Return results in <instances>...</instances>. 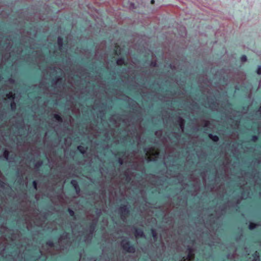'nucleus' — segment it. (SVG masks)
<instances>
[{
  "mask_svg": "<svg viewBox=\"0 0 261 261\" xmlns=\"http://www.w3.org/2000/svg\"><path fill=\"white\" fill-rule=\"evenodd\" d=\"M121 246L123 250L126 252L134 253L136 251L135 245L128 240H123L121 243Z\"/></svg>",
  "mask_w": 261,
  "mask_h": 261,
  "instance_id": "nucleus-1",
  "label": "nucleus"
},
{
  "mask_svg": "<svg viewBox=\"0 0 261 261\" xmlns=\"http://www.w3.org/2000/svg\"><path fill=\"white\" fill-rule=\"evenodd\" d=\"M119 212L122 220L125 219L126 217L129 214V210L126 205H121L119 208Z\"/></svg>",
  "mask_w": 261,
  "mask_h": 261,
  "instance_id": "nucleus-2",
  "label": "nucleus"
},
{
  "mask_svg": "<svg viewBox=\"0 0 261 261\" xmlns=\"http://www.w3.org/2000/svg\"><path fill=\"white\" fill-rule=\"evenodd\" d=\"M188 254L187 256L182 257L181 261H190L194 258V254L193 253V250L191 247H189L187 249Z\"/></svg>",
  "mask_w": 261,
  "mask_h": 261,
  "instance_id": "nucleus-3",
  "label": "nucleus"
},
{
  "mask_svg": "<svg viewBox=\"0 0 261 261\" xmlns=\"http://www.w3.org/2000/svg\"><path fill=\"white\" fill-rule=\"evenodd\" d=\"M135 236L137 238H143L144 237V233L141 228H135Z\"/></svg>",
  "mask_w": 261,
  "mask_h": 261,
  "instance_id": "nucleus-4",
  "label": "nucleus"
},
{
  "mask_svg": "<svg viewBox=\"0 0 261 261\" xmlns=\"http://www.w3.org/2000/svg\"><path fill=\"white\" fill-rule=\"evenodd\" d=\"M70 184L74 188L76 193L79 194L81 190L77 181L75 179H73L70 181Z\"/></svg>",
  "mask_w": 261,
  "mask_h": 261,
  "instance_id": "nucleus-5",
  "label": "nucleus"
},
{
  "mask_svg": "<svg viewBox=\"0 0 261 261\" xmlns=\"http://www.w3.org/2000/svg\"><path fill=\"white\" fill-rule=\"evenodd\" d=\"M116 63L119 66L122 65H126L127 64V62L125 61V59L123 57L118 58L117 60Z\"/></svg>",
  "mask_w": 261,
  "mask_h": 261,
  "instance_id": "nucleus-6",
  "label": "nucleus"
},
{
  "mask_svg": "<svg viewBox=\"0 0 261 261\" xmlns=\"http://www.w3.org/2000/svg\"><path fill=\"white\" fill-rule=\"evenodd\" d=\"M57 44L59 47L60 49H62L63 47V39L62 37H58L57 39Z\"/></svg>",
  "mask_w": 261,
  "mask_h": 261,
  "instance_id": "nucleus-7",
  "label": "nucleus"
},
{
  "mask_svg": "<svg viewBox=\"0 0 261 261\" xmlns=\"http://www.w3.org/2000/svg\"><path fill=\"white\" fill-rule=\"evenodd\" d=\"M177 122L181 128H183L185 124V120L180 117H177Z\"/></svg>",
  "mask_w": 261,
  "mask_h": 261,
  "instance_id": "nucleus-8",
  "label": "nucleus"
},
{
  "mask_svg": "<svg viewBox=\"0 0 261 261\" xmlns=\"http://www.w3.org/2000/svg\"><path fill=\"white\" fill-rule=\"evenodd\" d=\"M208 137L210 139H211L213 141L215 142H218L219 140L218 136H217V135H214L212 134H209L208 135Z\"/></svg>",
  "mask_w": 261,
  "mask_h": 261,
  "instance_id": "nucleus-9",
  "label": "nucleus"
},
{
  "mask_svg": "<svg viewBox=\"0 0 261 261\" xmlns=\"http://www.w3.org/2000/svg\"><path fill=\"white\" fill-rule=\"evenodd\" d=\"M252 256L253 257L252 261H260L259 254L257 251L252 254Z\"/></svg>",
  "mask_w": 261,
  "mask_h": 261,
  "instance_id": "nucleus-10",
  "label": "nucleus"
},
{
  "mask_svg": "<svg viewBox=\"0 0 261 261\" xmlns=\"http://www.w3.org/2000/svg\"><path fill=\"white\" fill-rule=\"evenodd\" d=\"M114 53L117 56H119L121 54V49L119 45L115 46V48L114 50Z\"/></svg>",
  "mask_w": 261,
  "mask_h": 261,
  "instance_id": "nucleus-11",
  "label": "nucleus"
},
{
  "mask_svg": "<svg viewBox=\"0 0 261 261\" xmlns=\"http://www.w3.org/2000/svg\"><path fill=\"white\" fill-rule=\"evenodd\" d=\"M152 237L154 241H156L158 238V233L154 229L152 228L151 229Z\"/></svg>",
  "mask_w": 261,
  "mask_h": 261,
  "instance_id": "nucleus-12",
  "label": "nucleus"
},
{
  "mask_svg": "<svg viewBox=\"0 0 261 261\" xmlns=\"http://www.w3.org/2000/svg\"><path fill=\"white\" fill-rule=\"evenodd\" d=\"M86 149H87V148L83 146H82V145H79L78 147H77V150L80 152L82 154H84L86 152Z\"/></svg>",
  "mask_w": 261,
  "mask_h": 261,
  "instance_id": "nucleus-13",
  "label": "nucleus"
},
{
  "mask_svg": "<svg viewBox=\"0 0 261 261\" xmlns=\"http://www.w3.org/2000/svg\"><path fill=\"white\" fill-rule=\"evenodd\" d=\"M54 118L58 122H62V118L59 114H55L53 115Z\"/></svg>",
  "mask_w": 261,
  "mask_h": 261,
  "instance_id": "nucleus-14",
  "label": "nucleus"
},
{
  "mask_svg": "<svg viewBox=\"0 0 261 261\" xmlns=\"http://www.w3.org/2000/svg\"><path fill=\"white\" fill-rule=\"evenodd\" d=\"M89 228H90V232L91 233H92L94 232V231L96 228V223H91L89 225Z\"/></svg>",
  "mask_w": 261,
  "mask_h": 261,
  "instance_id": "nucleus-15",
  "label": "nucleus"
},
{
  "mask_svg": "<svg viewBox=\"0 0 261 261\" xmlns=\"http://www.w3.org/2000/svg\"><path fill=\"white\" fill-rule=\"evenodd\" d=\"M257 226V224L253 222H250L249 223L248 228L250 230H254L256 227Z\"/></svg>",
  "mask_w": 261,
  "mask_h": 261,
  "instance_id": "nucleus-16",
  "label": "nucleus"
},
{
  "mask_svg": "<svg viewBox=\"0 0 261 261\" xmlns=\"http://www.w3.org/2000/svg\"><path fill=\"white\" fill-rule=\"evenodd\" d=\"M6 96L9 99L13 100L15 98V95L14 94H13L12 92H9V93H7Z\"/></svg>",
  "mask_w": 261,
  "mask_h": 261,
  "instance_id": "nucleus-17",
  "label": "nucleus"
},
{
  "mask_svg": "<svg viewBox=\"0 0 261 261\" xmlns=\"http://www.w3.org/2000/svg\"><path fill=\"white\" fill-rule=\"evenodd\" d=\"M3 155L6 160L9 158V151L7 150H5L3 153Z\"/></svg>",
  "mask_w": 261,
  "mask_h": 261,
  "instance_id": "nucleus-18",
  "label": "nucleus"
},
{
  "mask_svg": "<svg viewBox=\"0 0 261 261\" xmlns=\"http://www.w3.org/2000/svg\"><path fill=\"white\" fill-rule=\"evenodd\" d=\"M46 245L50 247H53L55 246L54 242L51 240L47 241L46 242Z\"/></svg>",
  "mask_w": 261,
  "mask_h": 261,
  "instance_id": "nucleus-19",
  "label": "nucleus"
},
{
  "mask_svg": "<svg viewBox=\"0 0 261 261\" xmlns=\"http://www.w3.org/2000/svg\"><path fill=\"white\" fill-rule=\"evenodd\" d=\"M67 211H68V213H69V215H70L71 217H74V218L75 217V213H74V212L73 210H71V209H70V208H68V209L67 210Z\"/></svg>",
  "mask_w": 261,
  "mask_h": 261,
  "instance_id": "nucleus-20",
  "label": "nucleus"
},
{
  "mask_svg": "<svg viewBox=\"0 0 261 261\" xmlns=\"http://www.w3.org/2000/svg\"><path fill=\"white\" fill-rule=\"evenodd\" d=\"M258 139V137L257 135H253L251 136V141L253 142H256Z\"/></svg>",
  "mask_w": 261,
  "mask_h": 261,
  "instance_id": "nucleus-21",
  "label": "nucleus"
},
{
  "mask_svg": "<svg viewBox=\"0 0 261 261\" xmlns=\"http://www.w3.org/2000/svg\"><path fill=\"white\" fill-rule=\"evenodd\" d=\"M42 161L41 160H40L35 163V166L37 168H39L42 165Z\"/></svg>",
  "mask_w": 261,
  "mask_h": 261,
  "instance_id": "nucleus-22",
  "label": "nucleus"
},
{
  "mask_svg": "<svg viewBox=\"0 0 261 261\" xmlns=\"http://www.w3.org/2000/svg\"><path fill=\"white\" fill-rule=\"evenodd\" d=\"M33 187L34 189L37 190V182L36 180H34L32 182Z\"/></svg>",
  "mask_w": 261,
  "mask_h": 261,
  "instance_id": "nucleus-23",
  "label": "nucleus"
},
{
  "mask_svg": "<svg viewBox=\"0 0 261 261\" xmlns=\"http://www.w3.org/2000/svg\"><path fill=\"white\" fill-rule=\"evenodd\" d=\"M247 57L245 55H242L241 57V60L242 62H246L247 61Z\"/></svg>",
  "mask_w": 261,
  "mask_h": 261,
  "instance_id": "nucleus-24",
  "label": "nucleus"
},
{
  "mask_svg": "<svg viewBox=\"0 0 261 261\" xmlns=\"http://www.w3.org/2000/svg\"><path fill=\"white\" fill-rule=\"evenodd\" d=\"M256 73L258 75H260L261 74V66H258L257 69L256 70Z\"/></svg>",
  "mask_w": 261,
  "mask_h": 261,
  "instance_id": "nucleus-25",
  "label": "nucleus"
},
{
  "mask_svg": "<svg viewBox=\"0 0 261 261\" xmlns=\"http://www.w3.org/2000/svg\"><path fill=\"white\" fill-rule=\"evenodd\" d=\"M117 161L119 165H121L123 164V160L121 158H119Z\"/></svg>",
  "mask_w": 261,
  "mask_h": 261,
  "instance_id": "nucleus-26",
  "label": "nucleus"
},
{
  "mask_svg": "<svg viewBox=\"0 0 261 261\" xmlns=\"http://www.w3.org/2000/svg\"><path fill=\"white\" fill-rule=\"evenodd\" d=\"M125 181H126L127 182H129L131 180L130 177L127 174H125Z\"/></svg>",
  "mask_w": 261,
  "mask_h": 261,
  "instance_id": "nucleus-27",
  "label": "nucleus"
},
{
  "mask_svg": "<svg viewBox=\"0 0 261 261\" xmlns=\"http://www.w3.org/2000/svg\"><path fill=\"white\" fill-rule=\"evenodd\" d=\"M16 107V104L14 101L11 102V107L12 109H14Z\"/></svg>",
  "mask_w": 261,
  "mask_h": 261,
  "instance_id": "nucleus-28",
  "label": "nucleus"
},
{
  "mask_svg": "<svg viewBox=\"0 0 261 261\" xmlns=\"http://www.w3.org/2000/svg\"><path fill=\"white\" fill-rule=\"evenodd\" d=\"M125 152L124 151H120L117 154L119 156H121V157L123 156L124 155Z\"/></svg>",
  "mask_w": 261,
  "mask_h": 261,
  "instance_id": "nucleus-29",
  "label": "nucleus"
},
{
  "mask_svg": "<svg viewBox=\"0 0 261 261\" xmlns=\"http://www.w3.org/2000/svg\"><path fill=\"white\" fill-rule=\"evenodd\" d=\"M67 234L68 233L67 232H64L63 233V234H62V237L63 238V239H66L67 238Z\"/></svg>",
  "mask_w": 261,
  "mask_h": 261,
  "instance_id": "nucleus-30",
  "label": "nucleus"
},
{
  "mask_svg": "<svg viewBox=\"0 0 261 261\" xmlns=\"http://www.w3.org/2000/svg\"><path fill=\"white\" fill-rule=\"evenodd\" d=\"M60 80L59 78H56L55 79L53 80V82H55L56 83H58Z\"/></svg>",
  "mask_w": 261,
  "mask_h": 261,
  "instance_id": "nucleus-31",
  "label": "nucleus"
},
{
  "mask_svg": "<svg viewBox=\"0 0 261 261\" xmlns=\"http://www.w3.org/2000/svg\"><path fill=\"white\" fill-rule=\"evenodd\" d=\"M4 184H5V183H4L2 180H1L0 179V186H1V187H4Z\"/></svg>",
  "mask_w": 261,
  "mask_h": 261,
  "instance_id": "nucleus-32",
  "label": "nucleus"
},
{
  "mask_svg": "<svg viewBox=\"0 0 261 261\" xmlns=\"http://www.w3.org/2000/svg\"><path fill=\"white\" fill-rule=\"evenodd\" d=\"M257 112L259 113L260 114V115H261V105L260 106V107L257 110Z\"/></svg>",
  "mask_w": 261,
  "mask_h": 261,
  "instance_id": "nucleus-33",
  "label": "nucleus"
},
{
  "mask_svg": "<svg viewBox=\"0 0 261 261\" xmlns=\"http://www.w3.org/2000/svg\"><path fill=\"white\" fill-rule=\"evenodd\" d=\"M151 64H152V65L153 66H154V67L156 66V63H155V62H154V63H153V62H152V63H151Z\"/></svg>",
  "mask_w": 261,
  "mask_h": 261,
  "instance_id": "nucleus-34",
  "label": "nucleus"
},
{
  "mask_svg": "<svg viewBox=\"0 0 261 261\" xmlns=\"http://www.w3.org/2000/svg\"><path fill=\"white\" fill-rule=\"evenodd\" d=\"M154 3V0L151 1V4H153Z\"/></svg>",
  "mask_w": 261,
  "mask_h": 261,
  "instance_id": "nucleus-35",
  "label": "nucleus"
},
{
  "mask_svg": "<svg viewBox=\"0 0 261 261\" xmlns=\"http://www.w3.org/2000/svg\"><path fill=\"white\" fill-rule=\"evenodd\" d=\"M9 81H10L11 82H13V80L12 79H9Z\"/></svg>",
  "mask_w": 261,
  "mask_h": 261,
  "instance_id": "nucleus-36",
  "label": "nucleus"
},
{
  "mask_svg": "<svg viewBox=\"0 0 261 261\" xmlns=\"http://www.w3.org/2000/svg\"><path fill=\"white\" fill-rule=\"evenodd\" d=\"M211 104H212V105H215V102L214 101H213V102H211Z\"/></svg>",
  "mask_w": 261,
  "mask_h": 261,
  "instance_id": "nucleus-37",
  "label": "nucleus"
},
{
  "mask_svg": "<svg viewBox=\"0 0 261 261\" xmlns=\"http://www.w3.org/2000/svg\"><path fill=\"white\" fill-rule=\"evenodd\" d=\"M238 121H236V123H235V124H236V125H237V124H238Z\"/></svg>",
  "mask_w": 261,
  "mask_h": 261,
  "instance_id": "nucleus-38",
  "label": "nucleus"
},
{
  "mask_svg": "<svg viewBox=\"0 0 261 261\" xmlns=\"http://www.w3.org/2000/svg\"><path fill=\"white\" fill-rule=\"evenodd\" d=\"M2 112V111H1V110H0V112ZM1 116H2V114H1V113H0V117H1Z\"/></svg>",
  "mask_w": 261,
  "mask_h": 261,
  "instance_id": "nucleus-39",
  "label": "nucleus"
}]
</instances>
